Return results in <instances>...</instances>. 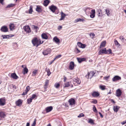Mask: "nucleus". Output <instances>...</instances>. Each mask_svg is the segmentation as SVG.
Masks as SVG:
<instances>
[{"instance_id":"obj_50","label":"nucleus","mask_w":126,"mask_h":126,"mask_svg":"<svg viewBox=\"0 0 126 126\" xmlns=\"http://www.w3.org/2000/svg\"><path fill=\"white\" fill-rule=\"evenodd\" d=\"M53 42L57 44H59L60 43V40H53Z\"/></svg>"},{"instance_id":"obj_5","label":"nucleus","mask_w":126,"mask_h":126,"mask_svg":"<svg viewBox=\"0 0 126 126\" xmlns=\"http://www.w3.org/2000/svg\"><path fill=\"white\" fill-rule=\"evenodd\" d=\"M51 50L50 48H48L43 52V54L44 55H47L50 53Z\"/></svg>"},{"instance_id":"obj_51","label":"nucleus","mask_w":126,"mask_h":126,"mask_svg":"<svg viewBox=\"0 0 126 126\" xmlns=\"http://www.w3.org/2000/svg\"><path fill=\"white\" fill-rule=\"evenodd\" d=\"M36 95L35 94H33L31 98L32 99L36 97Z\"/></svg>"},{"instance_id":"obj_30","label":"nucleus","mask_w":126,"mask_h":126,"mask_svg":"<svg viewBox=\"0 0 126 126\" xmlns=\"http://www.w3.org/2000/svg\"><path fill=\"white\" fill-rule=\"evenodd\" d=\"M5 115H6L4 112L2 111L0 112V117L1 118H4Z\"/></svg>"},{"instance_id":"obj_33","label":"nucleus","mask_w":126,"mask_h":126,"mask_svg":"<svg viewBox=\"0 0 126 126\" xmlns=\"http://www.w3.org/2000/svg\"><path fill=\"white\" fill-rule=\"evenodd\" d=\"M38 71V70H34L32 72V75L33 76H35L36 75Z\"/></svg>"},{"instance_id":"obj_8","label":"nucleus","mask_w":126,"mask_h":126,"mask_svg":"<svg viewBox=\"0 0 126 126\" xmlns=\"http://www.w3.org/2000/svg\"><path fill=\"white\" fill-rule=\"evenodd\" d=\"M25 31L27 32H31V30L29 26H24L23 27Z\"/></svg>"},{"instance_id":"obj_49","label":"nucleus","mask_w":126,"mask_h":126,"mask_svg":"<svg viewBox=\"0 0 126 126\" xmlns=\"http://www.w3.org/2000/svg\"><path fill=\"white\" fill-rule=\"evenodd\" d=\"M107 52H109V53H108L109 54H112V50L111 49H109L108 50H107Z\"/></svg>"},{"instance_id":"obj_32","label":"nucleus","mask_w":126,"mask_h":126,"mask_svg":"<svg viewBox=\"0 0 126 126\" xmlns=\"http://www.w3.org/2000/svg\"><path fill=\"white\" fill-rule=\"evenodd\" d=\"M10 28L11 30H13L14 29L15 26L14 24H11L9 25Z\"/></svg>"},{"instance_id":"obj_26","label":"nucleus","mask_w":126,"mask_h":126,"mask_svg":"<svg viewBox=\"0 0 126 126\" xmlns=\"http://www.w3.org/2000/svg\"><path fill=\"white\" fill-rule=\"evenodd\" d=\"M40 7V6H37L36 9V11L39 13H41L42 11V9Z\"/></svg>"},{"instance_id":"obj_19","label":"nucleus","mask_w":126,"mask_h":126,"mask_svg":"<svg viewBox=\"0 0 126 126\" xmlns=\"http://www.w3.org/2000/svg\"><path fill=\"white\" fill-rule=\"evenodd\" d=\"M53 109L52 106H50L47 107L46 108L45 110L47 112H48L51 111Z\"/></svg>"},{"instance_id":"obj_10","label":"nucleus","mask_w":126,"mask_h":126,"mask_svg":"<svg viewBox=\"0 0 126 126\" xmlns=\"http://www.w3.org/2000/svg\"><path fill=\"white\" fill-rule=\"evenodd\" d=\"M121 79V77H120L118 76H116L112 78V80L113 81L115 82L120 80Z\"/></svg>"},{"instance_id":"obj_20","label":"nucleus","mask_w":126,"mask_h":126,"mask_svg":"<svg viewBox=\"0 0 126 126\" xmlns=\"http://www.w3.org/2000/svg\"><path fill=\"white\" fill-rule=\"evenodd\" d=\"M50 1L49 0H45L44 1L43 5L46 7L50 3Z\"/></svg>"},{"instance_id":"obj_1","label":"nucleus","mask_w":126,"mask_h":126,"mask_svg":"<svg viewBox=\"0 0 126 126\" xmlns=\"http://www.w3.org/2000/svg\"><path fill=\"white\" fill-rule=\"evenodd\" d=\"M49 9L53 13H55L56 14H58V12L55 13L56 11H58V9L57 7L53 5H51L49 6Z\"/></svg>"},{"instance_id":"obj_13","label":"nucleus","mask_w":126,"mask_h":126,"mask_svg":"<svg viewBox=\"0 0 126 126\" xmlns=\"http://www.w3.org/2000/svg\"><path fill=\"white\" fill-rule=\"evenodd\" d=\"M77 45L79 47L82 48H85L86 46V45L82 44L80 42H78Z\"/></svg>"},{"instance_id":"obj_38","label":"nucleus","mask_w":126,"mask_h":126,"mask_svg":"<svg viewBox=\"0 0 126 126\" xmlns=\"http://www.w3.org/2000/svg\"><path fill=\"white\" fill-rule=\"evenodd\" d=\"M105 86L102 85H101L100 86V88L102 90H103L105 89Z\"/></svg>"},{"instance_id":"obj_60","label":"nucleus","mask_w":126,"mask_h":126,"mask_svg":"<svg viewBox=\"0 0 126 126\" xmlns=\"http://www.w3.org/2000/svg\"><path fill=\"white\" fill-rule=\"evenodd\" d=\"M51 73L50 71L49 72H47V75L48 76H49L51 74Z\"/></svg>"},{"instance_id":"obj_31","label":"nucleus","mask_w":126,"mask_h":126,"mask_svg":"<svg viewBox=\"0 0 126 126\" xmlns=\"http://www.w3.org/2000/svg\"><path fill=\"white\" fill-rule=\"evenodd\" d=\"M84 20L83 19H81L80 18H78L76 19L75 20V23H77L79 21H82L83 22Z\"/></svg>"},{"instance_id":"obj_4","label":"nucleus","mask_w":126,"mask_h":126,"mask_svg":"<svg viewBox=\"0 0 126 126\" xmlns=\"http://www.w3.org/2000/svg\"><path fill=\"white\" fill-rule=\"evenodd\" d=\"M99 55H102L103 54H108L106 48H104L101 49L98 52Z\"/></svg>"},{"instance_id":"obj_37","label":"nucleus","mask_w":126,"mask_h":126,"mask_svg":"<svg viewBox=\"0 0 126 126\" xmlns=\"http://www.w3.org/2000/svg\"><path fill=\"white\" fill-rule=\"evenodd\" d=\"M33 12L32 6V5L30 7V8L29 11V14H32Z\"/></svg>"},{"instance_id":"obj_36","label":"nucleus","mask_w":126,"mask_h":126,"mask_svg":"<svg viewBox=\"0 0 126 126\" xmlns=\"http://www.w3.org/2000/svg\"><path fill=\"white\" fill-rule=\"evenodd\" d=\"M70 86V83L68 82L64 84V87H68Z\"/></svg>"},{"instance_id":"obj_41","label":"nucleus","mask_w":126,"mask_h":126,"mask_svg":"<svg viewBox=\"0 0 126 126\" xmlns=\"http://www.w3.org/2000/svg\"><path fill=\"white\" fill-rule=\"evenodd\" d=\"M88 122L89 123H90L91 124H94V121L91 119H89V120L88 121Z\"/></svg>"},{"instance_id":"obj_53","label":"nucleus","mask_w":126,"mask_h":126,"mask_svg":"<svg viewBox=\"0 0 126 126\" xmlns=\"http://www.w3.org/2000/svg\"><path fill=\"white\" fill-rule=\"evenodd\" d=\"M49 81L48 80H46L45 81V86H47L48 85V84L49 83Z\"/></svg>"},{"instance_id":"obj_2","label":"nucleus","mask_w":126,"mask_h":126,"mask_svg":"<svg viewBox=\"0 0 126 126\" xmlns=\"http://www.w3.org/2000/svg\"><path fill=\"white\" fill-rule=\"evenodd\" d=\"M32 43L33 46H35L37 47L39 45L42 44L43 41L41 42L40 40H32Z\"/></svg>"},{"instance_id":"obj_11","label":"nucleus","mask_w":126,"mask_h":126,"mask_svg":"<svg viewBox=\"0 0 126 126\" xmlns=\"http://www.w3.org/2000/svg\"><path fill=\"white\" fill-rule=\"evenodd\" d=\"M116 95L117 97H119L121 96L122 94L121 90L120 89H118L116 91Z\"/></svg>"},{"instance_id":"obj_39","label":"nucleus","mask_w":126,"mask_h":126,"mask_svg":"<svg viewBox=\"0 0 126 126\" xmlns=\"http://www.w3.org/2000/svg\"><path fill=\"white\" fill-rule=\"evenodd\" d=\"M32 99L30 97L27 100V104H30L32 102Z\"/></svg>"},{"instance_id":"obj_22","label":"nucleus","mask_w":126,"mask_h":126,"mask_svg":"<svg viewBox=\"0 0 126 126\" xmlns=\"http://www.w3.org/2000/svg\"><path fill=\"white\" fill-rule=\"evenodd\" d=\"M106 41L104 40L101 43L100 46L99 48H101L102 47H104L106 45Z\"/></svg>"},{"instance_id":"obj_24","label":"nucleus","mask_w":126,"mask_h":126,"mask_svg":"<svg viewBox=\"0 0 126 126\" xmlns=\"http://www.w3.org/2000/svg\"><path fill=\"white\" fill-rule=\"evenodd\" d=\"M41 36L43 39H47L48 38L47 34L45 33H42L41 35Z\"/></svg>"},{"instance_id":"obj_21","label":"nucleus","mask_w":126,"mask_h":126,"mask_svg":"<svg viewBox=\"0 0 126 126\" xmlns=\"http://www.w3.org/2000/svg\"><path fill=\"white\" fill-rule=\"evenodd\" d=\"M77 59L79 63H81L82 62L86 60V59L85 58H77Z\"/></svg>"},{"instance_id":"obj_58","label":"nucleus","mask_w":126,"mask_h":126,"mask_svg":"<svg viewBox=\"0 0 126 126\" xmlns=\"http://www.w3.org/2000/svg\"><path fill=\"white\" fill-rule=\"evenodd\" d=\"M27 93L25 91H24L22 94V95H26Z\"/></svg>"},{"instance_id":"obj_63","label":"nucleus","mask_w":126,"mask_h":126,"mask_svg":"<svg viewBox=\"0 0 126 126\" xmlns=\"http://www.w3.org/2000/svg\"><path fill=\"white\" fill-rule=\"evenodd\" d=\"M126 123V121H124L123 122H122L121 123V124L122 125H124Z\"/></svg>"},{"instance_id":"obj_16","label":"nucleus","mask_w":126,"mask_h":126,"mask_svg":"<svg viewBox=\"0 0 126 126\" xmlns=\"http://www.w3.org/2000/svg\"><path fill=\"white\" fill-rule=\"evenodd\" d=\"M11 77L14 79H17L18 77L16 75L15 73H12L11 74Z\"/></svg>"},{"instance_id":"obj_23","label":"nucleus","mask_w":126,"mask_h":126,"mask_svg":"<svg viewBox=\"0 0 126 126\" xmlns=\"http://www.w3.org/2000/svg\"><path fill=\"white\" fill-rule=\"evenodd\" d=\"M97 12L98 13V16L99 17H102L103 16L102 13V11L101 9H97Z\"/></svg>"},{"instance_id":"obj_35","label":"nucleus","mask_w":126,"mask_h":126,"mask_svg":"<svg viewBox=\"0 0 126 126\" xmlns=\"http://www.w3.org/2000/svg\"><path fill=\"white\" fill-rule=\"evenodd\" d=\"M16 5L15 4H13L11 3L9 4L6 7V8H9L13 7Z\"/></svg>"},{"instance_id":"obj_52","label":"nucleus","mask_w":126,"mask_h":126,"mask_svg":"<svg viewBox=\"0 0 126 126\" xmlns=\"http://www.w3.org/2000/svg\"><path fill=\"white\" fill-rule=\"evenodd\" d=\"M84 116V114H83V113H81L78 116V117H82Z\"/></svg>"},{"instance_id":"obj_14","label":"nucleus","mask_w":126,"mask_h":126,"mask_svg":"<svg viewBox=\"0 0 126 126\" xmlns=\"http://www.w3.org/2000/svg\"><path fill=\"white\" fill-rule=\"evenodd\" d=\"M92 95L94 97H97L99 96V94L97 92L94 91L92 93Z\"/></svg>"},{"instance_id":"obj_27","label":"nucleus","mask_w":126,"mask_h":126,"mask_svg":"<svg viewBox=\"0 0 126 126\" xmlns=\"http://www.w3.org/2000/svg\"><path fill=\"white\" fill-rule=\"evenodd\" d=\"M61 17L60 19V20H62L64 19V18L65 16H66V15L63 12H61Z\"/></svg>"},{"instance_id":"obj_54","label":"nucleus","mask_w":126,"mask_h":126,"mask_svg":"<svg viewBox=\"0 0 126 126\" xmlns=\"http://www.w3.org/2000/svg\"><path fill=\"white\" fill-rule=\"evenodd\" d=\"M62 56V55H59L57 56L56 57V59H58V58H60Z\"/></svg>"},{"instance_id":"obj_57","label":"nucleus","mask_w":126,"mask_h":126,"mask_svg":"<svg viewBox=\"0 0 126 126\" xmlns=\"http://www.w3.org/2000/svg\"><path fill=\"white\" fill-rule=\"evenodd\" d=\"M98 113L100 115V116L102 118H103V115L100 112H98Z\"/></svg>"},{"instance_id":"obj_46","label":"nucleus","mask_w":126,"mask_h":126,"mask_svg":"<svg viewBox=\"0 0 126 126\" xmlns=\"http://www.w3.org/2000/svg\"><path fill=\"white\" fill-rule=\"evenodd\" d=\"M93 111L95 113L97 112V110L96 109L95 106L94 105V106L93 107Z\"/></svg>"},{"instance_id":"obj_45","label":"nucleus","mask_w":126,"mask_h":126,"mask_svg":"<svg viewBox=\"0 0 126 126\" xmlns=\"http://www.w3.org/2000/svg\"><path fill=\"white\" fill-rule=\"evenodd\" d=\"M91 102L94 104H96L97 103V100L95 99H93L92 101Z\"/></svg>"},{"instance_id":"obj_61","label":"nucleus","mask_w":126,"mask_h":126,"mask_svg":"<svg viewBox=\"0 0 126 126\" xmlns=\"http://www.w3.org/2000/svg\"><path fill=\"white\" fill-rule=\"evenodd\" d=\"M62 27L61 26H59L58 27V29L59 30H60L62 28Z\"/></svg>"},{"instance_id":"obj_62","label":"nucleus","mask_w":126,"mask_h":126,"mask_svg":"<svg viewBox=\"0 0 126 126\" xmlns=\"http://www.w3.org/2000/svg\"><path fill=\"white\" fill-rule=\"evenodd\" d=\"M64 79L63 81L64 82H65L66 81V80H67V79L66 78L65 76H64Z\"/></svg>"},{"instance_id":"obj_17","label":"nucleus","mask_w":126,"mask_h":126,"mask_svg":"<svg viewBox=\"0 0 126 126\" xmlns=\"http://www.w3.org/2000/svg\"><path fill=\"white\" fill-rule=\"evenodd\" d=\"M73 80L74 81L76 82L78 84H79L80 83L81 81L77 77L74 78Z\"/></svg>"},{"instance_id":"obj_34","label":"nucleus","mask_w":126,"mask_h":126,"mask_svg":"<svg viewBox=\"0 0 126 126\" xmlns=\"http://www.w3.org/2000/svg\"><path fill=\"white\" fill-rule=\"evenodd\" d=\"M32 26L33 27L34 29L35 30L36 32H37L39 29V28L35 25H32Z\"/></svg>"},{"instance_id":"obj_40","label":"nucleus","mask_w":126,"mask_h":126,"mask_svg":"<svg viewBox=\"0 0 126 126\" xmlns=\"http://www.w3.org/2000/svg\"><path fill=\"white\" fill-rule=\"evenodd\" d=\"M106 13L108 16H109L110 15V11L108 9H106L105 10Z\"/></svg>"},{"instance_id":"obj_55","label":"nucleus","mask_w":126,"mask_h":126,"mask_svg":"<svg viewBox=\"0 0 126 126\" xmlns=\"http://www.w3.org/2000/svg\"><path fill=\"white\" fill-rule=\"evenodd\" d=\"M109 76H106L104 78L106 80H107L109 79Z\"/></svg>"},{"instance_id":"obj_29","label":"nucleus","mask_w":126,"mask_h":126,"mask_svg":"<svg viewBox=\"0 0 126 126\" xmlns=\"http://www.w3.org/2000/svg\"><path fill=\"white\" fill-rule=\"evenodd\" d=\"M28 70L27 67H25L24 68L23 71V74L25 75L27 74L28 72Z\"/></svg>"},{"instance_id":"obj_9","label":"nucleus","mask_w":126,"mask_h":126,"mask_svg":"<svg viewBox=\"0 0 126 126\" xmlns=\"http://www.w3.org/2000/svg\"><path fill=\"white\" fill-rule=\"evenodd\" d=\"M5 100L3 98H0V105L1 106H3L5 104Z\"/></svg>"},{"instance_id":"obj_6","label":"nucleus","mask_w":126,"mask_h":126,"mask_svg":"<svg viewBox=\"0 0 126 126\" xmlns=\"http://www.w3.org/2000/svg\"><path fill=\"white\" fill-rule=\"evenodd\" d=\"M0 31L2 32H6L8 31V29L6 26H3L1 28Z\"/></svg>"},{"instance_id":"obj_44","label":"nucleus","mask_w":126,"mask_h":126,"mask_svg":"<svg viewBox=\"0 0 126 126\" xmlns=\"http://www.w3.org/2000/svg\"><path fill=\"white\" fill-rule=\"evenodd\" d=\"M30 89V86H27L26 87V90H25V91L27 93L29 91Z\"/></svg>"},{"instance_id":"obj_59","label":"nucleus","mask_w":126,"mask_h":126,"mask_svg":"<svg viewBox=\"0 0 126 126\" xmlns=\"http://www.w3.org/2000/svg\"><path fill=\"white\" fill-rule=\"evenodd\" d=\"M45 70L47 72L50 71V69H47V68L45 69Z\"/></svg>"},{"instance_id":"obj_42","label":"nucleus","mask_w":126,"mask_h":126,"mask_svg":"<svg viewBox=\"0 0 126 126\" xmlns=\"http://www.w3.org/2000/svg\"><path fill=\"white\" fill-rule=\"evenodd\" d=\"M114 42L115 46H118L119 47L120 45V44L118 43L117 40H115Z\"/></svg>"},{"instance_id":"obj_25","label":"nucleus","mask_w":126,"mask_h":126,"mask_svg":"<svg viewBox=\"0 0 126 126\" xmlns=\"http://www.w3.org/2000/svg\"><path fill=\"white\" fill-rule=\"evenodd\" d=\"M12 36L11 35H2L1 37H2L3 39L8 38L10 39V37H11Z\"/></svg>"},{"instance_id":"obj_28","label":"nucleus","mask_w":126,"mask_h":126,"mask_svg":"<svg viewBox=\"0 0 126 126\" xmlns=\"http://www.w3.org/2000/svg\"><path fill=\"white\" fill-rule=\"evenodd\" d=\"M120 107L117 106H114L113 107V109L114 111L115 112H117L119 109Z\"/></svg>"},{"instance_id":"obj_7","label":"nucleus","mask_w":126,"mask_h":126,"mask_svg":"<svg viewBox=\"0 0 126 126\" xmlns=\"http://www.w3.org/2000/svg\"><path fill=\"white\" fill-rule=\"evenodd\" d=\"M69 102L70 105L71 106H72L75 105V101L74 98H72L69 99Z\"/></svg>"},{"instance_id":"obj_3","label":"nucleus","mask_w":126,"mask_h":126,"mask_svg":"<svg viewBox=\"0 0 126 126\" xmlns=\"http://www.w3.org/2000/svg\"><path fill=\"white\" fill-rule=\"evenodd\" d=\"M95 73L93 71H91L90 72H88L85 77L87 79L91 78L93 76H94Z\"/></svg>"},{"instance_id":"obj_18","label":"nucleus","mask_w":126,"mask_h":126,"mask_svg":"<svg viewBox=\"0 0 126 126\" xmlns=\"http://www.w3.org/2000/svg\"><path fill=\"white\" fill-rule=\"evenodd\" d=\"M22 100L20 99H19L16 102V105L17 106H19L22 104Z\"/></svg>"},{"instance_id":"obj_43","label":"nucleus","mask_w":126,"mask_h":126,"mask_svg":"<svg viewBox=\"0 0 126 126\" xmlns=\"http://www.w3.org/2000/svg\"><path fill=\"white\" fill-rule=\"evenodd\" d=\"M75 52L77 53H78L80 52V51L79 50L78 48L76 47L75 50Z\"/></svg>"},{"instance_id":"obj_47","label":"nucleus","mask_w":126,"mask_h":126,"mask_svg":"<svg viewBox=\"0 0 126 126\" xmlns=\"http://www.w3.org/2000/svg\"><path fill=\"white\" fill-rule=\"evenodd\" d=\"M90 36L91 37V38L93 39L94 36H95V35L94 33H91L90 34Z\"/></svg>"},{"instance_id":"obj_64","label":"nucleus","mask_w":126,"mask_h":126,"mask_svg":"<svg viewBox=\"0 0 126 126\" xmlns=\"http://www.w3.org/2000/svg\"><path fill=\"white\" fill-rule=\"evenodd\" d=\"M53 39L58 40L59 39L57 38V36H56L53 38Z\"/></svg>"},{"instance_id":"obj_15","label":"nucleus","mask_w":126,"mask_h":126,"mask_svg":"<svg viewBox=\"0 0 126 126\" xmlns=\"http://www.w3.org/2000/svg\"><path fill=\"white\" fill-rule=\"evenodd\" d=\"M95 11L94 9H93L91 10V12L90 13V17L91 18H93L95 16Z\"/></svg>"},{"instance_id":"obj_12","label":"nucleus","mask_w":126,"mask_h":126,"mask_svg":"<svg viewBox=\"0 0 126 126\" xmlns=\"http://www.w3.org/2000/svg\"><path fill=\"white\" fill-rule=\"evenodd\" d=\"M75 64L74 62H71L70 63L69 68L71 70H73Z\"/></svg>"},{"instance_id":"obj_48","label":"nucleus","mask_w":126,"mask_h":126,"mask_svg":"<svg viewBox=\"0 0 126 126\" xmlns=\"http://www.w3.org/2000/svg\"><path fill=\"white\" fill-rule=\"evenodd\" d=\"M55 86L56 88H58L60 86V84L59 83H57L55 84Z\"/></svg>"},{"instance_id":"obj_56","label":"nucleus","mask_w":126,"mask_h":126,"mask_svg":"<svg viewBox=\"0 0 126 126\" xmlns=\"http://www.w3.org/2000/svg\"><path fill=\"white\" fill-rule=\"evenodd\" d=\"M36 119H35L34 120V121L33 122V123L32 124L33 125H34L35 126V125L36 124Z\"/></svg>"}]
</instances>
